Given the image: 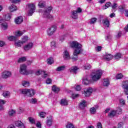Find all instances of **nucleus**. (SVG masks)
I'll return each instance as SVG.
<instances>
[{"instance_id": "nucleus-24", "label": "nucleus", "mask_w": 128, "mask_h": 128, "mask_svg": "<svg viewBox=\"0 0 128 128\" xmlns=\"http://www.w3.org/2000/svg\"><path fill=\"white\" fill-rule=\"evenodd\" d=\"M52 90L56 94H58V92H60V88L54 85L52 86Z\"/></svg>"}, {"instance_id": "nucleus-51", "label": "nucleus", "mask_w": 128, "mask_h": 128, "mask_svg": "<svg viewBox=\"0 0 128 128\" xmlns=\"http://www.w3.org/2000/svg\"><path fill=\"white\" fill-rule=\"evenodd\" d=\"M96 22V18H92L90 20V24H94Z\"/></svg>"}, {"instance_id": "nucleus-11", "label": "nucleus", "mask_w": 128, "mask_h": 128, "mask_svg": "<svg viewBox=\"0 0 128 128\" xmlns=\"http://www.w3.org/2000/svg\"><path fill=\"white\" fill-rule=\"evenodd\" d=\"M12 76V72L10 71H4L2 74V78H8Z\"/></svg>"}, {"instance_id": "nucleus-61", "label": "nucleus", "mask_w": 128, "mask_h": 128, "mask_svg": "<svg viewBox=\"0 0 128 128\" xmlns=\"http://www.w3.org/2000/svg\"><path fill=\"white\" fill-rule=\"evenodd\" d=\"M81 89H82V88L80 87V85H77L76 86V87L75 88L76 90L78 91V90H80Z\"/></svg>"}, {"instance_id": "nucleus-60", "label": "nucleus", "mask_w": 128, "mask_h": 128, "mask_svg": "<svg viewBox=\"0 0 128 128\" xmlns=\"http://www.w3.org/2000/svg\"><path fill=\"white\" fill-rule=\"evenodd\" d=\"M6 102L4 101V100L0 99V106H2L6 104Z\"/></svg>"}, {"instance_id": "nucleus-15", "label": "nucleus", "mask_w": 128, "mask_h": 128, "mask_svg": "<svg viewBox=\"0 0 128 128\" xmlns=\"http://www.w3.org/2000/svg\"><path fill=\"white\" fill-rule=\"evenodd\" d=\"M71 16L74 20H78V12H76V10L72 11Z\"/></svg>"}, {"instance_id": "nucleus-57", "label": "nucleus", "mask_w": 128, "mask_h": 128, "mask_svg": "<svg viewBox=\"0 0 128 128\" xmlns=\"http://www.w3.org/2000/svg\"><path fill=\"white\" fill-rule=\"evenodd\" d=\"M120 104L121 106H124L125 104L124 100V99L120 100Z\"/></svg>"}, {"instance_id": "nucleus-7", "label": "nucleus", "mask_w": 128, "mask_h": 128, "mask_svg": "<svg viewBox=\"0 0 128 128\" xmlns=\"http://www.w3.org/2000/svg\"><path fill=\"white\" fill-rule=\"evenodd\" d=\"M70 46L74 48H82V44L78 43L76 41H73L71 42Z\"/></svg>"}, {"instance_id": "nucleus-41", "label": "nucleus", "mask_w": 128, "mask_h": 128, "mask_svg": "<svg viewBox=\"0 0 128 128\" xmlns=\"http://www.w3.org/2000/svg\"><path fill=\"white\" fill-rule=\"evenodd\" d=\"M39 116H40V118H46V112H40L39 113Z\"/></svg>"}, {"instance_id": "nucleus-39", "label": "nucleus", "mask_w": 128, "mask_h": 128, "mask_svg": "<svg viewBox=\"0 0 128 128\" xmlns=\"http://www.w3.org/2000/svg\"><path fill=\"white\" fill-rule=\"evenodd\" d=\"M90 113L92 114H96V109L94 107L91 108L90 110Z\"/></svg>"}, {"instance_id": "nucleus-16", "label": "nucleus", "mask_w": 128, "mask_h": 128, "mask_svg": "<svg viewBox=\"0 0 128 128\" xmlns=\"http://www.w3.org/2000/svg\"><path fill=\"white\" fill-rule=\"evenodd\" d=\"M112 58H114L112 55L110 54H106L104 56V59L106 60H112Z\"/></svg>"}, {"instance_id": "nucleus-46", "label": "nucleus", "mask_w": 128, "mask_h": 128, "mask_svg": "<svg viewBox=\"0 0 128 128\" xmlns=\"http://www.w3.org/2000/svg\"><path fill=\"white\" fill-rule=\"evenodd\" d=\"M47 64H54V59L52 58H50L47 60Z\"/></svg>"}, {"instance_id": "nucleus-36", "label": "nucleus", "mask_w": 128, "mask_h": 128, "mask_svg": "<svg viewBox=\"0 0 128 128\" xmlns=\"http://www.w3.org/2000/svg\"><path fill=\"white\" fill-rule=\"evenodd\" d=\"M26 60V56L21 57L18 58V62H24Z\"/></svg>"}, {"instance_id": "nucleus-59", "label": "nucleus", "mask_w": 128, "mask_h": 128, "mask_svg": "<svg viewBox=\"0 0 128 128\" xmlns=\"http://www.w3.org/2000/svg\"><path fill=\"white\" fill-rule=\"evenodd\" d=\"M112 35L108 34L106 36V40H110L112 39Z\"/></svg>"}, {"instance_id": "nucleus-30", "label": "nucleus", "mask_w": 128, "mask_h": 128, "mask_svg": "<svg viewBox=\"0 0 128 128\" xmlns=\"http://www.w3.org/2000/svg\"><path fill=\"white\" fill-rule=\"evenodd\" d=\"M23 44H22V42L20 40L15 42V46H18V48H20V46H22Z\"/></svg>"}, {"instance_id": "nucleus-54", "label": "nucleus", "mask_w": 128, "mask_h": 128, "mask_svg": "<svg viewBox=\"0 0 128 128\" xmlns=\"http://www.w3.org/2000/svg\"><path fill=\"white\" fill-rule=\"evenodd\" d=\"M28 118H29V122H30L31 124H35L36 121L34 120V118L30 117Z\"/></svg>"}, {"instance_id": "nucleus-3", "label": "nucleus", "mask_w": 128, "mask_h": 128, "mask_svg": "<svg viewBox=\"0 0 128 128\" xmlns=\"http://www.w3.org/2000/svg\"><path fill=\"white\" fill-rule=\"evenodd\" d=\"M22 94H26L28 96H30V98H32V96H34V94H36V91L34 90L33 89H23L22 90Z\"/></svg>"}, {"instance_id": "nucleus-44", "label": "nucleus", "mask_w": 128, "mask_h": 128, "mask_svg": "<svg viewBox=\"0 0 128 128\" xmlns=\"http://www.w3.org/2000/svg\"><path fill=\"white\" fill-rule=\"evenodd\" d=\"M84 70H90L92 68V66L88 64H86L84 66Z\"/></svg>"}, {"instance_id": "nucleus-40", "label": "nucleus", "mask_w": 128, "mask_h": 128, "mask_svg": "<svg viewBox=\"0 0 128 128\" xmlns=\"http://www.w3.org/2000/svg\"><path fill=\"white\" fill-rule=\"evenodd\" d=\"M90 82V80H88V78H84L82 80L83 84H85L86 86H88V84Z\"/></svg>"}, {"instance_id": "nucleus-47", "label": "nucleus", "mask_w": 128, "mask_h": 128, "mask_svg": "<svg viewBox=\"0 0 128 128\" xmlns=\"http://www.w3.org/2000/svg\"><path fill=\"white\" fill-rule=\"evenodd\" d=\"M51 48H56V41H52L50 43Z\"/></svg>"}, {"instance_id": "nucleus-6", "label": "nucleus", "mask_w": 128, "mask_h": 128, "mask_svg": "<svg viewBox=\"0 0 128 128\" xmlns=\"http://www.w3.org/2000/svg\"><path fill=\"white\" fill-rule=\"evenodd\" d=\"M63 58L64 60H70V51L65 49L63 52Z\"/></svg>"}, {"instance_id": "nucleus-4", "label": "nucleus", "mask_w": 128, "mask_h": 128, "mask_svg": "<svg viewBox=\"0 0 128 128\" xmlns=\"http://www.w3.org/2000/svg\"><path fill=\"white\" fill-rule=\"evenodd\" d=\"M28 8L30 10L28 16H32V14H34V10H36V5L34 4H28Z\"/></svg>"}, {"instance_id": "nucleus-20", "label": "nucleus", "mask_w": 128, "mask_h": 128, "mask_svg": "<svg viewBox=\"0 0 128 128\" xmlns=\"http://www.w3.org/2000/svg\"><path fill=\"white\" fill-rule=\"evenodd\" d=\"M80 108L82 110L86 106V100H83L80 102V104L79 106Z\"/></svg>"}, {"instance_id": "nucleus-29", "label": "nucleus", "mask_w": 128, "mask_h": 128, "mask_svg": "<svg viewBox=\"0 0 128 128\" xmlns=\"http://www.w3.org/2000/svg\"><path fill=\"white\" fill-rule=\"evenodd\" d=\"M9 10L11 12H14V10H16V6L14 4H12L9 7Z\"/></svg>"}, {"instance_id": "nucleus-17", "label": "nucleus", "mask_w": 128, "mask_h": 128, "mask_svg": "<svg viewBox=\"0 0 128 128\" xmlns=\"http://www.w3.org/2000/svg\"><path fill=\"white\" fill-rule=\"evenodd\" d=\"M36 76H40V74H42L44 76V78H46L47 76H49L48 75V74H46V72L45 71H40L38 70L36 72Z\"/></svg>"}, {"instance_id": "nucleus-52", "label": "nucleus", "mask_w": 128, "mask_h": 128, "mask_svg": "<svg viewBox=\"0 0 128 128\" xmlns=\"http://www.w3.org/2000/svg\"><path fill=\"white\" fill-rule=\"evenodd\" d=\"M116 113L118 112V114H122V108L118 107L116 110Z\"/></svg>"}, {"instance_id": "nucleus-49", "label": "nucleus", "mask_w": 128, "mask_h": 128, "mask_svg": "<svg viewBox=\"0 0 128 128\" xmlns=\"http://www.w3.org/2000/svg\"><path fill=\"white\" fill-rule=\"evenodd\" d=\"M124 76L122 74H119L116 76V80H120V78H122Z\"/></svg>"}, {"instance_id": "nucleus-2", "label": "nucleus", "mask_w": 128, "mask_h": 128, "mask_svg": "<svg viewBox=\"0 0 128 128\" xmlns=\"http://www.w3.org/2000/svg\"><path fill=\"white\" fill-rule=\"evenodd\" d=\"M52 7H48L46 10L42 12L43 18H46L49 20H52V16L50 15V12H52Z\"/></svg>"}, {"instance_id": "nucleus-55", "label": "nucleus", "mask_w": 128, "mask_h": 128, "mask_svg": "<svg viewBox=\"0 0 128 128\" xmlns=\"http://www.w3.org/2000/svg\"><path fill=\"white\" fill-rule=\"evenodd\" d=\"M78 56H73L72 58V62H76V60H78Z\"/></svg>"}, {"instance_id": "nucleus-63", "label": "nucleus", "mask_w": 128, "mask_h": 128, "mask_svg": "<svg viewBox=\"0 0 128 128\" xmlns=\"http://www.w3.org/2000/svg\"><path fill=\"white\" fill-rule=\"evenodd\" d=\"M118 128H124V123L120 122L118 124Z\"/></svg>"}, {"instance_id": "nucleus-23", "label": "nucleus", "mask_w": 128, "mask_h": 128, "mask_svg": "<svg viewBox=\"0 0 128 128\" xmlns=\"http://www.w3.org/2000/svg\"><path fill=\"white\" fill-rule=\"evenodd\" d=\"M8 38L10 42H16L18 40V37L16 36H9Z\"/></svg>"}, {"instance_id": "nucleus-13", "label": "nucleus", "mask_w": 128, "mask_h": 128, "mask_svg": "<svg viewBox=\"0 0 128 128\" xmlns=\"http://www.w3.org/2000/svg\"><path fill=\"white\" fill-rule=\"evenodd\" d=\"M22 22H24V18L22 16L18 17L14 20L16 24H22Z\"/></svg>"}, {"instance_id": "nucleus-50", "label": "nucleus", "mask_w": 128, "mask_h": 128, "mask_svg": "<svg viewBox=\"0 0 128 128\" xmlns=\"http://www.w3.org/2000/svg\"><path fill=\"white\" fill-rule=\"evenodd\" d=\"M66 128H74V126L71 123H68L67 125L66 126Z\"/></svg>"}, {"instance_id": "nucleus-37", "label": "nucleus", "mask_w": 128, "mask_h": 128, "mask_svg": "<svg viewBox=\"0 0 128 128\" xmlns=\"http://www.w3.org/2000/svg\"><path fill=\"white\" fill-rule=\"evenodd\" d=\"M112 8V12H116V8H118V4L114 3L112 5H111Z\"/></svg>"}, {"instance_id": "nucleus-32", "label": "nucleus", "mask_w": 128, "mask_h": 128, "mask_svg": "<svg viewBox=\"0 0 128 128\" xmlns=\"http://www.w3.org/2000/svg\"><path fill=\"white\" fill-rule=\"evenodd\" d=\"M38 6L39 8H44L46 6V2L43 0H41L39 2Z\"/></svg>"}, {"instance_id": "nucleus-5", "label": "nucleus", "mask_w": 128, "mask_h": 128, "mask_svg": "<svg viewBox=\"0 0 128 128\" xmlns=\"http://www.w3.org/2000/svg\"><path fill=\"white\" fill-rule=\"evenodd\" d=\"M20 72L21 74H28V70H26V66L24 64L20 66Z\"/></svg>"}, {"instance_id": "nucleus-26", "label": "nucleus", "mask_w": 128, "mask_h": 128, "mask_svg": "<svg viewBox=\"0 0 128 128\" xmlns=\"http://www.w3.org/2000/svg\"><path fill=\"white\" fill-rule=\"evenodd\" d=\"M24 32H26L24 31H17L15 32V36H16V38H18V36H22Z\"/></svg>"}, {"instance_id": "nucleus-10", "label": "nucleus", "mask_w": 128, "mask_h": 128, "mask_svg": "<svg viewBox=\"0 0 128 128\" xmlns=\"http://www.w3.org/2000/svg\"><path fill=\"white\" fill-rule=\"evenodd\" d=\"M56 30V25L52 26L51 28H49L48 31V36H52Z\"/></svg>"}, {"instance_id": "nucleus-1", "label": "nucleus", "mask_w": 128, "mask_h": 128, "mask_svg": "<svg viewBox=\"0 0 128 128\" xmlns=\"http://www.w3.org/2000/svg\"><path fill=\"white\" fill-rule=\"evenodd\" d=\"M102 70L99 69L94 72V74L92 76V80L93 82H98L102 78Z\"/></svg>"}, {"instance_id": "nucleus-35", "label": "nucleus", "mask_w": 128, "mask_h": 128, "mask_svg": "<svg viewBox=\"0 0 128 128\" xmlns=\"http://www.w3.org/2000/svg\"><path fill=\"white\" fill-rule=\"evenodd\" d=\"M29 102L30 104H37L38 102V100L36 98H32L29 100Z\"/></svg>"}, {"instance_id": "nucleus-53", "label": "nucleus", "mask_w": 128, "mask_h": 128, "mask_svg": "<svg viewBox=\"0 0 128 128\" xmlns=\"http://www.w3.org/2000/svg\"><path fill=\"white\" fill-rule=\"evenodd\" d=\"M6 22V20H10V15H6L5 16V19H3Z\"/></svg>"}, {"instance_id": "nucleus-27", "label": "nucleus", "mask_w": 128, "mask_h": 128, "mask_svg": "<svg viewBox=\"0 0 128 128\" xmlns=\"http://www.w3.org/2000/svg\"><path fill=\"white\" fill-rule=\"evenodd\" d=\"M22 86L24 88H28L30 86V82L24 80L22 82Z\"/></svg>"}, {"instance_id": "nucleus-8", "label": "nucleus", "mask_w": 128, "mask_h": 128, "mask_svg": "<svg viewBox=\"0 0 128 128\" xmlns=\"http://www.w3.org/2000/svg\"><path fill=\"white\" fill-rule=\"evenodd\" d=\"M0 25L2 28L4 30H8V23L4 19L0 20Z\"/></svg>"}, {"instance_id": "nucleus-42", "label": "nucleus", "mask_w": 128, "mask_h": 128, "mask_svg": "<svg viewBox=\"0 0 128 128\" xmlns=\"http://www.w3.org/2000/svg\"><path fill=\"white\" fill-rule=\"evenodd\" d=\"M28 40V36H24L22 38V41H21L22 42V44H25V42H26V41Z\"/></svg>"}, {"instance_id": "nucleus-14", "label": "nucleus", "mask_w": 128, "mask_h": 128, "mask_svg": "<svg viewBox=\"0 0 128 128\" xmlns=\"http://www.w3.org/2000/svg\"><path fill=\"white\" fill-rule=\"evenodd\" d=\"M118 10L120 14H124L126 11V6L124 5H121L118 7Z\"/></svg>"}, {"instance_id": "nucleus-38", "label": "nucleus", "mask_w": 128, "mask_h": 128, "mask_svg": "<svg viewBox=\"0 0 128 128\" xmlns=\"http://www.w3.org/2000/svg\"><path fill=\"white\" fill-rule=\"evenodd\" d=\"M114 58H115V60H118L119 58H122V54L116 53L114 56Z\"/></svg>"}, {"instance_id": "nucleus-33", "label": "nucleus", "mask_w": 128, "mask_h": 128, "mask_svg": "<svg viewBox=\"0 0 128 128\" xmlns=\"http://www.w3.org/2000/svg\"><path fill=\"white\" fill-rule=\"evenodd\" d=\"M109 84H110V81H108V79H104L103 82V86H108Z\"/></svg>"}, {"instance_id": "nucleus-31", "label": "nucleus", "mask_w": 128, "mask_h": 128, "mask_svg": "<svg viewBox=\"0 0 128 128\" xmlns=\"http://www.w3.org/2000/svg\"><path fill=\"white\" fill-rule=\"evenodd\" d=\"M112 6V3L110 2H106L105 4V6H102V10H106L108 8H110Z\"/></svg>"}, {"instance_id": "nucleus-25", "label": "nucleus", "mask_w": 128, "mask_h": 128, "mask_svg": "<svg viewBox=\"0 0 128 128\" xmlns=\"http://www.w3.org/2000/svg\"><path fill=\"white\" fill-rule=\"evenodd\" d=\"M68 102L66 99H62L60 102L61 106H68Z\"/></svg>"}, {"instance_id": "nucleus-62", "label": "nucleus", "mask_w": 128, "mask_h": 128, "mask_svg": "<svg viewBox=\"0 0 128 128\" xmlns=\"http://www.w3.org/2000/svg\"><path fill=\"white\" fill-rule=\"evenodd\" d=\"M77 12V13L78 14H80V12H82V8L80 7L77 8V10H76Z\"/></svg>"}, {"instance_id": "nucleus-18", "label": "nucleus", "mask_w": 128, "mask_h": 128, "mask_svg": "<svg viewBox=\"0 0 128 128\" xmlns=\"http://www.w3.org/2000/svg\"><path fill=\"white\" fill-rule=\"evenodd\" d=\"M15 126L20 128H24V124H23L20 121H16L15 122Z\"/></svg>"}, {"instance_id": "nucleus-34", "label": "nucleus", "mask_w": 128, "mask_h": 128, "mask_svg": "<svg viewBox=\"0 0 128 128\" xmlns=\"http://www.w3.org/2000/svg\"><path fill=\"white\" fill-rule=\"evenodd\" d=\"M66 68V66H58L56 68V72H61V70H64Z\"/></svg>"}, {"instance_id": "nucleus-22", "label": "nucleus", "mask_w": 128, "mask_h": 128, "mask_svg": "<svg viewBox=\"0 0 128 128\" xmlns=\"http://www.w3.org/2000/svg\"><path fill=\"white\" fill-rule=\"evenodd\" d=\"M116 114V111L115 110H112L108 114V118H114Z\"/></svg>"}, {"instance_id": "nucleus-45", "label": "nucleus", "mask_w": 128, "mask_h": 128, "mask_svg": "<svg viewBox=\"0 0 128 128\" xmlns=\"http://www.w3.org/2000/svg\"><path fill=\"white\" fill-rule=\"evenodd\" d=\"M16 114V110H10L8 112V114L10 116H12L14 114Z\"/></svg>"}, {"instance_id": "nucleus-43", "label": "nucleus", "mask_w": 128, "mask_h": 128, "mask_svg": "<svg viewBox=\"0 0 128 128\" xmlns=\"http://www.w3.org/2000/svg\"><path fill=\"white\" fill-rule=\"evenodd\" d=\"M2 96H4V98H10V92H4Z\"/></svg>"}, {"instance_id": "nucleus-19", "label": "nucleus", "mask_w": 128, "mask_h": 128, "mask_svg": "<svg viewBox=\"0 0 128 128\" xmlns=\"http://www.w3.org/2000/svg\"><path fill=\"white\" fill-rule=\"evenodd\" d=\"M78 70V66H75L71 67L70 68H69L68 70L70 72H74V74H76Z\"/></svg>"}, {"instance_id": "nucleus-21", "label": "nucleus", "mask_w": 128, "mask_h": 128, "mask_svg": "<svg viewBox=\"0 0 128 128\" xmlns=\"http://www.w3.org/2000/svg\"><path fill=\"white\" fill-rule=\"evenodd\" d=\"M102 22L106 26L107 28L110 26V20H108V18H106L102 20Z\"/></svg>"}, {"instance_id": "nucleus-58", "label": "nucleus", "mask_w": 128, "mask_h": 128, "mask_svg": "<svg viewBox=\"0 0 128 128\" xmlns=\"http://www.w3.org/2000/svg\"><path fill=\"white\" fill-rule=\"evenodd\" d=\"M80 96V94H72V98H78Z\"/></svg>"}, {"instance_id": "nucleus-12", "label": "nucleus", "mask_w": 128, "mask_h": 128, "mask_svg": "<svg viewBox=\"0 0 128 128\" xmlns=\"http://www.w3.org/2000/svg\"><path fill=\"white\" fill-rule=\"evenodd\" d=\"M82 52H84V50L82 48H76L74 50L73 54L74 56H76L80 54H82Z\"/></svg>"}, {"instance_id": "nucleus-48", "label": "nucleus", "mask_w": 128, "mask_h": 128, "mask_svg": "<svg viewBox=\"0 0 128 128\" xmlns=\"http://www.w3.org/2000/svg\"><path fill=\"white\" fill-rule=\"evenodd\" d=\"M52 122V120H46V124L47 126H51Z\"/></svg>"}, {"instance_id": "nucleus-28", "label": "nucleus", "mask_w": 128, "mask_h": 128, "mask_svg": "<svg viewBox=\"0 0 128 128\" xmlns=\"http://www.w3.org/2000/svg\"><path fill=\"white\" fill-rule=\"evenodd\" d=\"M34 46L33 42H29L24 46V48H32Z\"/></svg>"}, {"instance_id": "nucleus-56", "label": "nucleus", "mask_w": 128, "mask_h": 128, "mask_svg": "<svg viewBox=\"0 0 128 128\" xmlns=\"http://www.w3.org/2000/svg\"><path fill=\"white\" fill-rule=\"evenodd\" d=\"M46 84H52V79L50 78H48L46 80Z\"/></svg>"}, {"instance_id": "nucleus-9", "label": "nucleus", "mask_w": 128, "mask_h": 128, "mask_svg": "<svg viewBox=\"0 0 128 128\" xmlns=\"http://www.w3.org/2000/svg\"><path fill=\"white\" fill-rule=\"evenodd\" d=\"M92 92H94L92 88L90 87L87 88L84 90V96H90L92 94Z\"/></svg>"}, {"instance_id": "nucleus-64", "label": "nucleus", "mask_w": 128, "mask_h": 128, "mask_svg": "<svg viewBox=\"0 0 128 128\" xmlns=\"http://www.w3.org/2000/svg\"><path fill=\"white\" fill-rule=\"evenodd\" d=\"M97 128H102V123H100V122L98 123Z\"/></svg>"}]
</instances>
